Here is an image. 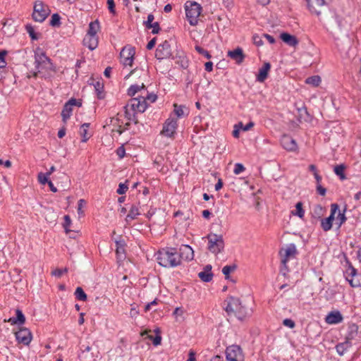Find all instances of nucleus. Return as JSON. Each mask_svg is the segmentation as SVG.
<instances>
[{
  "instance_id": "nucleus-51",
  "label": "nucleus",
  "mask_w": 361,
  "mask_h": 361,
  "mask_svg": "<svg viewBox=\"0 0 361 361\" xmlns=\"http://www.w3.org/2000/svg\"><path fill=\"white\" fill-rule=\"evenodd\" d=\"M149 339L152 340L153 344L154 345H158L161 344V336L160 335H157L154 338L152 336H147Z\"/></svg>"
},
{
  "instance_id": "nucleus-56",
  "label": "nucleus",
  "mask_w": 361,
  "mask_h": 361,
  "mask_svg": "<svg viewBox=\"0 0 361 361\" xmlns=\"http://www.w3.org/2000/svg\"><path fill=\"white\" fill-rule=\"evenodd\" d=\"M85 204V201L84 200H80L78 202V213L79 215H83L84 212L82 211V207Z\"/></svg>"
},
{
  "instance_id": "nucleus-62",
  "label": "nucleus",
  "mask_w": 361,
  "mask_h": 361,
  "mask_svg": "<svg viewBox=\"0 0 361 361\" xmlns=\"http://www.w3.org/2000/svg\"><path fill=\"white\" fill-rule=\"evenodd\" d=\"M317 191L322 196H324L326 192V189L324 187H322L320 184H317Z\"/></svg>"
},
{
  "instance_id": "nucleus-55",
  "label": "nucleus",
  "mask_w": 361,
  "mask_h": 361,
  "mask_svg": "<svg viewBox=\"0 0 361 361\" xmlns=\"http://www.w3.org/2000/svg\"><path fill=\"white\" fill-rule=\"evenodd\" d=\"M147 28H148V29L152 28V34H157L160 30L159 25L157 22L154 23L153 24L148 26Z\"/></svg>"
},
{
  "instance_id": "nucleus-9",
  "label": "nucleus",
  "mask_w": 361,
  "mask_h": 361,
  "mask_svg": "<svg viewBox=\"0 0 361 361\" xmlns=\"http://www.w3.org/2000/svg\"><path fill=\"white\" fill-rule=\"evenodd\" d=\"M306 1L310 13L319 16L327 5L329 0H306Z\"/></svg>"
},
{
  "instance_id": "nucleus-53",
  "label": "nucleus",
  "mask_w": 361,
  "mask_h": 361,
  "mask_svg": "<svg viewBox=\"0 0 361 361\" xmlns=\"http://www.w3.org/2000/svg\"><path fill=\"white\" fill-rule=\"evenodd\" d=\"M66 104L69 105L71 107H73V106H80L82 105V102L80 100H77L74 98H71Z\"/></svg>"
},
{
  "instance_id": "nucleus-3",
  "label": "nucleus",
  "mask_w": 361,
  "mask_h": 361,
  "mask_svg": "<svg viewBox=\"0 0 361 361\" xmlns=\"http://www.w3.org/2000/svg\"><path fill=\"white\" fill-rule=\"evenodd\" d=\"M225 310L230 317L243 320L250 315V312L242 305L239 298L231 297L228 299Z\"/></svg>"
},
{
  "instance_id": "nucleus-38",
  "label": "nucleus",
  "mask_w": 361,
  "mask_h": 361,
  "mask_svg": "<svg viewBox=\"0 0 361 361\" xmlns=\"http://www.w3.org/2000/svg\"><path fill=\"white\" fill-rule=\"evenodd\" d=\"M345 209L341 212L339 209L337 211L338 212L337 217H336V224H338V227H341L343 224H344L346 221V217L345 216Z\"/></svg>"
},
{
  "instance_id": "nucleus-21",
  "label": "nucleus",
  "mask_w": 361,
  "mask_h": 361,
  "mask_svg": "<svg viewBox=\"0 0 361 361\" xmlns=\"http://www.w3.org/2000/svg\"><path fill=\"white\" fill-rule=\"evenodd\" d=\"M83 44L90 50H94L98 45V38L94 35H87L83 39Z\"/></svg>"
},
{
  "instance_id": "nucleus-64",
  "label": "nucleus",
  "mask_w": 361,
  "mask_h": 361,
  "mask_svg": "<svg viewBox=\"0 0 361 361\" xmlns=\"http://www.w3.org/2000/svg\"><path fill=\"white\" fill-rule=\"evenodd\" d=\"M176 316H183L184 314V310L181 307H176L173 312Z\"/></svg>"
},
{
  "instance_id": "nucleus-35",
  "label": "nucleus",
  "mask_w": 361,
  "mask_h": 361,
  "mask_svg": "<svg viewBox=\"0 0 361 361\" xmlns=\"http://www.w3.org/2000/svg\"><path fill=\"white\" fill-rule=\"evenodd\" d=\"M71 220L70 216L68 215H66L64 216L63 228L66 231V233L67 234H69L70 238H74L75 236L73 235H72V233H71L72 231L68 228L69 226H71Z\"/></svg>"
},
{
  "instance_id": "nucleus-59",
  "label": "nucleus",
  "mask_w": 361,
  "mask_h": 361,
  "mask_svg": "<svg viewBox=\"0 0 361 361\" xmlns=\"http://www.w3.org/2000/svg\"><path fill=\"white\" fill-rule=\"evenodd\" d=\"M283 324L286 326H288L290 329H293L295 327V324L294 322V321H293L292 319H285L283 321Z\"/></svg>"
},
{
  "instance_id": "nucleus-4",
  "label": "nucleus",
  "mask_w": 361,
  "mask_h": 361,
  "mask_svg": "<svg viewBox=\"0 0 361 361\" xmlns=\"http://www.w3.org/2000/svg\"><path fill=\"white\" fill-rule=\"evenodd\" d=\"M186 17L191 25H196L202 11L201 6L197 2L187 1L185 6Z\"/></svg>"
},
{
  "instance_id": "nucleus-46",
  "label": "nucleus",
  "mask_w": 361,
  "mask_h": 361,
  "mask_svg": "<svg viewBox=\"0 0 361 361\" xmlns=\"http://www.w3.org/2000/svg\"><path fill=\"white\" fill-rule=\"evenodd\" d=\"M173 106V112L175 113V115L178 118L182 117L184 115V111L183 109V107L181 106H178L176 104H175Z\"/></svg>"
},
{
  "instance_id": "nucleus-22",
  "label": "nucleus",
  "mask_w": 361,
  "mask_h": 361,
  "mask_svg": "<svg viewBox=\"0 0 361 361\" xmlns=\"http://www.w3.org/2000/svg\"><path fill=\"white\" fill-rule=\"evenodd\" d=\"M16 317H11L8 320H5V322H7L12 325L13 324H23L25 322V317L24 314H23L22 311L19 309H17L16 310Z\"/></svg>"
},
{
  "instance_id": "nucleus-41",
  "label": "nucleus",
  "mask_w": 361,
  "mask_h": 361,
  "mask_svg": "<svg viewBox=\"0 0 361 361\" xmlns=\"http://www.w3.org/2000/svg\"><path fill=\"white\" fill-rule=\"evenodd\" d=\"M94 87L95 88L96 92H97V97L99 99L104 98V94L102 92L103 90V84L99 81L96 82L95 84H94Z\"/></svg>"
},
{
  "instance_id": "nucleus-32",
  "label": "nucleus",
  "mask_w": 361,
  "mask_h": 361,
  "mask_svg": "<svg viewBox=\"0 0 361 361\" xmlns=\"http://www.w3.org/2000/svg\"><path fill=\"white\" fill-rule=\"evenodd\" d=\"M345 166L344 164H339V165H336L335 167H334V173L340 177V178L341 180H345L346 179V176L344 173V171L345 169Z\"/></svg>"
},
{
  "instance_id": "nucleus-48",
  "label": "nucleus",
  "mask_w": 361,
  "mask_h": 361,
  "mask_svg": "<svg viewBox=\"0 0 361 361\" xmlns=\"http://www.w3.org/2000/svg\"><path fill=\"white\" fill-rule=\"evenodd\" d=\"M67 272H68L67 268H64L63 269H56L51 272V275L54 276L57 278H60L63 274L67 273Z\"/></svg>"
},
{
  "instance_id": "nucleus-12",
  "label": "nucleus",
  "mask_w": 361,
  "mask_h": 361,
  "mask_svg": "<svg viewBox=\"0 0 361 361\" xmlns=\"http://www.w3.org/2000/svg\"><path fill=\"white\" fill-rule=\"evenodd\" d=\"M338 210V205L337 204H332L331 205V214L329 217L322 219L321 227L324 231H328L331 229L333 221L335 219V215Z\"/></svg>"
},
{
  "instance_id": "nucleus-29",
  "label": "nucleus",
  "mask_w": 361,
  "mask_h": 361,
  "mask_svg": "<svg viewBox=\"0 0 361 361\" xmlns=\"http://www.w3.org/2000/svg\"><path fill=\"white\" fill-rule=\"evenodd\" d=\"M138 215H140V212L137 206L133 205L129 211V213L126 216V223L128 224H130V222L135 219Z\"/></svg>"
},
{
  "instance_id": "nucleus-17",
  "label": "nucleus",
  "mask_w": 361,
  "mask_h": 361,
  "mask_svg": "<svg viewBox=\"0 0 361 361\" xmlns=\"http://www.w3.org/2000/svg\"><path fill=\"white\" fill-rule=\"evenodd\" d=\"M281 146L288 151H295L297 149L295 140L289 135H283L281 138Z\"/></svg>"
},
{
  "instance_id": "nucleus-54",
  "label": "nucleus",
  "mask_w": 361,
  "mask_h": 361,
  "mask_svg": "<svg viewBox=\"0 0 361 361\" xmlns=\"http://www.w3.org/2000/svg\"><path fill=\"white\" fill-rule=\"evenodd\" d=\"M26 30L32 39H37V37L35 32L34 28L31 25H27Z\"/></svg>"
},
{
  "instance_id": "nucleus-2",
  "label": "nucleus",
  "mask_w": 361,
  "mask_h": 361,
  "mask_svg": "<svg viewBox=\"0 0 361 361\" xmlns=\"http://www.w3.org/2000/svg\"><path fill=\"white\" fill-rule=\"evenodd\" d=\"M158 263L164 267H174L180 264V257L176 248H166L157 254Z\"/></svg>"
},
{
  "instance_id": "nucleus-58",
  "label": "nucleus",
  "mask_w": 361,
  "mask_h": 361,
  "mask_svg": "<svg viewBox=\"0 0 361 361\" xmlns=\"http://www.w3.org/2000/svg\"><path fill=\"white\" fill-rule=\"evenodd\" d=\"M128 190V186L125 183H120L117 189V193L119 195L124 194Z\"/></svg>"
},
{
  "instance_id": "nucleus-40",
  "label": "nucleus",
  "mask_w": 361,
  "mask_h": 361,
  "mask_svg": "<svg viewBox=\"0 0 361 361\" xmlns=\"http://www.w3.org/2000/svg\"><path fill=\"white\" fill-rule=\"evenodd\" d=\"M116 254L118 255V256H121L122 255L124 254V242L122 241V240H116Z\"/></svg>"
},
{
  "instance_id": "nucleus-14",
  "label": "nucleus",
  "mask_w": 361,
  "mask_h": 361,
  "mask_svg": "<svg viewBox=\"0 0 361 361\" xmlns=\"http://www.w3.org/2000/svg\"><path fill=\"white\" fill-rule=\"evenodd\" d=\"M171 56V46L170 44L165 41L162 44H159L155 53V57L159 59H164Z\"/></svg>"
},
{
  "instance_id": "nucleus-37",
  "label": "nucleus",
  "mask_w": 361,
  "mask_h": 361,
  "mask_svg": "<svg viewBox=\"0 0 361 361\" xmlns=\"http://www.w3.org/2000/svg\"><path fill=\"white\" fill-rule=\"evenodd\" d=\"M350 346V344L348 341L339 343L336 347V351L339 355H342Z\"/></svg>"
},
{
  "instance_id": "nucleus-16",
  "label": "nucleus",
  "mask_w": 361,
  "mask_h": 361,
  "mask_svg": "<svg viewBox=\"0 0 361 361\" xmlns=\"http://www.w3.org/2000/svg\"><path fill=\"white\" fill-rule=\"evenodd\" d=\"M180 262L181 259L190 261L194 257V251L192 247L188 245H182L179 248Z\"/></svg>"
},
{
  "instance_id": "nucleus-28",
  "label": "nucleus",
  "mask_w": 361,
  "mask_h": 361,
  "mask_svg": "<svg viewBox=\"0 0 361 361\" xmlns=\"http://www.w3.org/2000/svg\"><path fill=\"white\" fill-rule=\"evenodd\" d=\"M139 92H140L141 94H142L143 92H145V86L143 83H142L141 85H131L128 90V94L129 96L134 97Z\"/></svg>"
},
{
  "instance_id": "nucleus-50",
  "label": "nucleus",
  "mask_w": 361,
  "mask_h": 361,
  "mask_svg": "<svg viewBox=\"0 0 361 361\" xmlns=\"http://www.w3.org/2000/svg\"><path fill=\"white\" fill-rule=\"evenodd\" d=\"M245 169V168L243 166V164H241L240 163H237L235 165L233 172L235 174L238 175V174H240V173H242L243 171H244Z\"/></svg>"
},
{
  "instance_id": "nucleus-43",
  "label": "nucleus",
  "mask_w": 361,
  "mask_h": 361,
  "mask_svg": "<svg viewBox=\"0 0 361 361\" xmlns=\"http://www.w3.org/2000/svg\"><path fill=\"white\" fill-rule=\"evenodd\" d=\"M195 50L201 55L204 56L205 58L209 59H211L212 56L211 54L209 53V51H207V50H205L204 49H203L202 47L198 46V45H196L195 47Z\"/></svg>"
},
{
  "instance_id": "nucleus-11",
  "label": "nucleus",
  "mask_w": 361,
  "mask_h": 361,
  "mask_svg": "<svg viewBox=\"0 0 361 361\" xmlns=\"http://www.w3.org/2000/svg\"><path fill=\"white\" fill-rule=\"evenodd\" d=\"M135 49L130 46L124 47L120 53L121 61L124 66H131L133 62Z\"/></svg>"
},
{
  "instance_id": "nucleus-33",
  "label": "nucleus",
  "mask_w": 361,
  "mask_h": 361,
  "mask_svg": "<svg viewBox=\"0 0 361 361\" xmlns=\"http://www.w3.org/2000/svg\"><path fill=\"white\" fill-rule=\"evenodd\" d=\"M72 111H73L72 107L70 106L69 105L65 104L63 109L62 110V112H61V116H62L63 122H66L67 121V119H68L70 118Z\"/></svg>"
},
{
  "instance_id": "nucleus-61",
  "label": "nucleus",
  "mask_w": 361,
  "mask_h": 361,
  "mask_svg": "<svg viewBox=\"0 0 361 361\" xmlns=\"http://www.w3.org/2000/svg\"><path fill=\"white\" fill-rule=\"evenodd\" d=\"M180 61H177L176 63H180V66L183 68H188V61L185 58H181V57H180Z\"/></svg>"
},
{
  "instance_id": "nucleus-52",
  "label": "nucleus",
  "mask_w": 361,
  "mask_h": 361,
  "mask_svg": "<svg viewBox=\"0 0 361 361\" xmlns=\"http://www.w3.org/2000/svg\"><path fill=\"white\" fill-rule=\"evenodd\" d=\"M240 128H243V123L241 122L238 123V124L235 125L234 130L233 131V135L234 137L238 138L239 137L240 133Z\"/></svg>"
},
{
  "instance_id": "nucleus-39",
  "label": "nucleus",
  "mask_w": 361,
  "mask_h": 361,
  "mask_svg": "<svg viewBox=\"0 0 361 361\" xmlns=\"http://www.w3.org/2000/svg\"><path fill=\"white\" fill-rule=\"evenodd\" d=\"M76 298L81 301H85L87 300V295L81 287H78L75 292Z\"/></svg>"
},
{
  "instance_id": "nucleus-31",
  "label": "nucleus",
  "mask_w": 361,
  "mask_h": 361,
  "mask_svg": "<svg viewBox=\"0 0 361 361\" xmlns=\"http://www.w3.org/2000/svg\"><path fill=\"white\" fill-rule=\"evenodd\" d=\"M99 29V23L97 20L91 22L89 25V29L87 35L97 36V32Z\"/></svg>"
},
{
  "instance_id": "nucleus-60",
  "label": "nucleus",
  "mask_w": 361,
  "mask_h": 361,
  "mask_svg": "<svg viewBox=\"0 0 361 361\" xmlns=\"http://www.w3.org/2000/svg\"><path fill=\"white\" fill-rule=\"evenodd\" d=\"M116 154L119 157V158H123L124 157L125 154H126V150H125V148L123 146H121L119 147L117 149H116Z\"/></svg>"
},
{
  "instance_id": "nucleus-49",
  "label": "nucleus",
  "mask_w": 361,
  "mask_h": 361,
  "mask_svg": "<svg viewBox=\"0 0 361 361\" xmlns=\"http://www.w3.org/2000/svg\"><path fill=\"white\" fill-rule=\"evenodd\" d=\"M252 41H253V43L257 47H260V46L263 45V41H262V37L259 36L258 35H253Z\"/></svg>"
},
{
  "instance_id": "nucleus-34",
  "label": "nucleus",
  "mask_w": 361,
  "mask_h": 361,
  "mask_svg": "<svg viewBox=\"0 0 361 361\" xmlns=\"http://www.w3.org/2000/svg\"><path fill=\"white\" fill-rule=\"evenodd\" d=\"M291 214L294 216H298L300 218H303L305 215V212L302 209V203L301 202H298L295 205V210L292 211Z\"/></svg>"
},
{
  "instance_id": "nucleus-45",
  "label": "nucleus",
  "mask_w": 361,
  "mask_h": 361,
  "mask_svg": "<svg viewBox=\"0 0 361 361\" xmlns=\"http://www.w3.org/2000/svg\"><path fill=\"white\" fill-rule=\"evenodd\" d=\"M48 178L49 176L46 173H43L42 172L39 173L37 176L38 181L42 185L48 183V182L49 181Z\"/></svg>"
},
{
  "instance_id": "nucleus-15",
  "label": "nucleus",
  "mask_w": 361,
  "mask_h": 361,
  "mask_svg": "<svg viewBox=\"0 0 361 361\" xmlns=\"http://www.w3.org/2000/svg\"><path fill=\"white\" fill-rule=\"evenodd\" d=\"M345 275L346 280L352 287L357 288L361 286L360 281L355 278L357 276V270L353 267L349 266L345 271Z\"/></svg>"
},
{
  "instance_id": "nucleus-13",
  "label": "nucleus",
  "mask_w": 361,
  "mask_h": 361,
  "mask_svg": "<svg viewBox=\"0 0 361 361\" xmlns=\"http://www.w3.org/2000/svg\"><path fill=\"white\" fill-rule=\"evenodd\" d=\"M16 338L18 343L27 345L32 341V336L31 331L27 328H20L19 331L15 333Z\"/></svg>"
},
{
  "instance_id": "nucleus-7",
  "label": "nucleus",
  "mask_w": 361,
  "mask_h": 361,
  "mask_svg": "<svg viewBox=\"0 0 361 361\" xmlns=\"http://www.w3.org/2000/svg\"><path fill=\"white\" fill-rule=\"evenodd\" d=\"M128 105L130 106L133 111L143 113L147 107V102L145 96L140 94L137 97L130 99Z\"/></svg>"
},
{
  "instance_id": "nucleus-8",
  "label": "nucleus",
  "mask_w": 361,
  "mask_h": 361,
  "mask_svg": "<svg viewBox=\"0 0 361 361\" xmlns=\"http://www.w3.org/2000/svg\"><path fill=\"white\" fill-rule=\"evenodd\" d=\"M226 359L228 361H243L244 356L239 345H232L226 350Z\"/></svg>"
},
{
  "instance_id": "nucleus-10",
  "label": "nucleus",
  "mask_w": 361,
  "mask_h": 361,
  "mask_svg": "<svg viewBox=\"0 0 361 361\" xmlns=\"http://www.w3.org/2000/svg\"><path fill=\"white\" fill-rule=\"evenodd\" d=\"M177 128V121L175 118L170 116L164 123L161 134L168 137H172L176 133Z\"/></svg>"
},
{
  "instance_id": "nucleus-25",
  "label": "nucleus",
  "mask_w": 361,
  "mask_h": 361,
  "mask_svg": "<svg viewBox=\"0 0 361 361\" xmlns=\"http://www.w3.org/2000/svg\"><path fill=\"white\" fill-rule=\"evenodd\" d=\"M343 319V317L339 312H331L326 317V322L328 324H338Z\"/></svg>"
},
{
  "instance_id": "nucleus-24",
  "label": "nucleus",
  "mask_w": 361,
  "mask_h": 361,
  "mask_svg": "<svg viewBox=\"0 0 361 361\" xmlns=\"http://www.w3.org/2000/svg\"><path fill=\"white\" fill-rule=\"evenodd\" d=\"M271 65L269 63H264L263 66L259 69V73L257 76V79L259 82H264L268 75V73L270 71Z\"/></svg>"
},
{
  "instance_id": "nucleus-19",
  "label": "nucleus",
  "mask_w": 361,
  "mask_h": 361,
  "mask_svg": "<svg viewBox=\"0 0 361 361\" xmlns=\"http://www.w3.org/2000/svg\"><path fill=\"white\" fill-rule=\"evenodd\" d=\"M123 123V121L119 117V114L116 117L111 118L110 124L114 127L112 132H117L118 135H121L123 132V130H122Z\"/></svg>"
},
{
  "instance_id": "nucleus-5",
  "label": "nucleus",
  "mask_w": 361,
  "mask_h": 361,
  "mask_svg": "<svg viewBox=\"0 0 361 361\" xmlns=\"http://www.w3.org/2000/svg\"><path fill=\"white\" fill-rule=\"evenodd\" d=\"M207 238L208 239V249L210 252L217 255L224 250V241L221 235L209 233Z\"/></svg>"
},
{
  "instance_id": "nucleus-1",
  "label": "nucleus",
  "mask_w": 361,
  "mask_h": 361,
  "mask_svg": "<svg viewBox=\"0 0 361 361\" xmlns=\"http://www.w3.org/2000/svg\"><path fill=\"white\" fill-rule=\"evenodd\" d=\"M35 66L37 73H35L37 76V73L42 74L44 78L51 77L56 73V68L51 62V60L46 56L45 53L39 49H37L35 54Z\"/></svg>"
},
{
  "instance_id": "nucleus-36",
  "label": "nucleus",
  "mask_w": 361,
  "mask_h": 361,
  "mask_svg": "<svg viewBox=\"0 0 361 361\" xmlns=\"http://www.w3.org/2000/svg\"><path fill=\"white\" fill-rule=\"evenodd\" d=\"M305 82L314 87H317L321 82V78L319 75L311 76L305 80Z\"/></svg>"
},
{
  "instance_id": "nucleus-18",
  "label": "nucleus",
  "mask_w": 361,
  "mask_h": 361,
  "mask_svg": "<svg viewBox=\"0 0 361 361\" xmlns=\"http://www.w3.org/2000/svg\"><path fill=\"white\" fill-rule=\"evenodd\" d=\"M227 55L231 59L234 60L238 64H240L245 57L243 49L240 47H238L234 50L228 51Z\"/></svg>"
},
{
  "instance_id": "nucleus-63",
  "label": "nucleus",
  "mask_w": 361,
  "mask_h": 361,
  "mask_svg": "<svg viewBox=\"0 0 361 361\" xmlns=\"http://www.w3.org/2000/svg\"><path fill=\"white\" fill-rule=\"evenodd\" d=\"M154 19V17L152 14L148 15L147 20L145 23L146 27H147L148 26H149L150 25L154 23H152Z\"/></svg>"
},
{
  "instance_id": "nucleus-23",
  "label": "nucleus",
  "mask_w": 361,
  "mask_h": 361,
  "mask_svg": "<svg viewBox=\"0 0 361 361\" xmlns=\"http://www.w3.org/2000/svg\"><path fill=\"white\" fill-rule=\"evenodd\" d=\"M280 37L283 42L290 47H295L298 44V39L294 35H291L287 32L281 33Z\"/></svg>"
},
{
  "instance_id": "nucleus-6",
  "label": "nucleus",
  "mask_w": 361,
  "mask_h": 361,
  "mask_svg": "<svg viewBox=\"0 0 361 361\" xmlns=\"http://www.w3.org/2000/svg\"><path fill=\"white\" fill-rule=\"evenodd\" d=\"M50 10L49 7L41 1H37L34 5L32 18L34 20L42 23L49 15Z\"/></svg>"
},
{
  "instance_id": "nucleus-26",
  "label": "nucleus",
  "mask_w": 361,
  "mask_h": 361,
  "mask_svg": "<svg viewBox=\"0 0 361 361\" xmlns=\"http://www.w3.org/2000/svg\"><path fill=\"white\" fill-rule=\"evenodd\" d=\"M285 257L282 259L281 262L286 264L290 257H293L296 254V247L293 244L289 245L286 249L283 250Z\"/></svg>"
},
{
  "instance_id": "nucleus-57",
  "label": "nucleus",
  "mask_w": 361,
  "mask_h": 361,
  "mask_svg": "<svg viewBox=\"0 0 361 361\" xmlns=\"http://www.w3.org/2000/svg\"><path fill=\"white\" fill-rule=\"evenodd\" d=\"M106 3H107L108 8H109L110 13L115 14L116 10H115L114 0H107Z\"/></svg>"
},
{
  "instance_id": "nucleus-47",
  "label": "nucleus",
  "mask_w": 361,
  "mask_h": 361,
  "mask_svg": "<svg viewBox=\"0 0 361 361\" xmlns=\"http://www.w3.org/2000/svg\"><path fill=\"white\" fill-rule=\"evenodd\" d=\"M142 95L145 96L146 102L149 101L151 103H153L156 101L157 97L154 94H149L148 92L145 90V92H143Z\"/></svg>"
},
{
  "instance_id": "nucleus-42",
  "label": "nucleus",
  "mask_w": 361,
  "mask_h": 361,
  "mask_svg": "<svg viewBox=\"0 0 361 361\" xmlns=\"http://www.w3.org/2000/svg\"><path fill=\"white\" fill-rule=\"evenodd\" d=\"M236 267L233 266H225L222 269V272L225 275V278L228 279L229 278V274L231 271H233L235 269Z\"/></svg>"
},
{
  "instance_id": "nucleus-27",
  "label": "nucleus",
  "mask_w": 361,
  "mask_h": 361,
  "mask_svg": "<svg viewBox=\"0 0 361 361\" xmlns=\"http://www.w3.org/2000/svg\"><path fill=\"white\" fill-rule=\"evenodd\" d=\"M325 208L321 204H315L312 207V216L314 219H320L324 214Z\"/></svg>"
},
{
  "instance_id": "nucleus-20",
  "label": "nucleus",
  "mask_w": 361,
  "mask_h": 361,
  "mask_svg": "<svg viewBox=\"0 0 361 361\" xmlns=\"http://www.w3.org/2000/svg\"><path fill=\"white\" fill-rule=\"evenodd\" d=\"M199 278L204 282H209L213 279V274L212 272V266L210 264L206 265L203 271L198 274Z\"/></svg>"
},
{
  "instance_id": "nucleus-44",
  "label": "nucleus",
  "mask_w": 361,
  "mask_h": 361,
  "mask_svg": "<svg viewBox=\"0 0 361 361\" xmlns=\"http://www.w3.org/2000/svg\"><path fill=\"white\" fill-rule=\"evenodd\" d=\"M60 19L61 18L59 14H53L50 20V25L54 27L59 26L60 25Z\"/></svg>"
},
{
  "instance_id": "nucleus-30",
  "label": "nucleus",
  "mask_w": 361,
  "mask_h": 361,
  "mask_svg": "<svg viewBox=\"0 0 361 361\" xmlns=\"http://www.w3.org/2000/svg\"><path fill=\"white\" fill-rule=\"evenodd\" d=\"M90 127V123H85L81 126V130H80V135L82 136V142H87L90 135L88 133V128Z\"/></svg>"
}]
</instances>
